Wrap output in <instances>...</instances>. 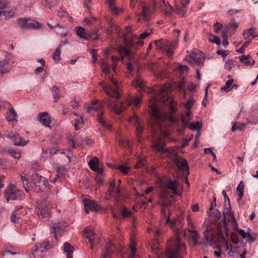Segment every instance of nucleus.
Listing matches in <instances>:
<instances>
[{"label":"nucleus","mask_w":258,"mask_h":258,"mask_svg":"<svg viewBox=\"0 0 258 258\" xmlns=\"http://www.w3.org/2000/svg\"><path fill=\"white\" fill-rule=\"evenodd\" d=\"M156 6V0H152V7H153L152 10H151L147 6L143 5L142 6L143 10L142 12L143 17L146 20H148L150 18V15L154 11H155Z\"/></svg>","instance_id":"obj_18"},{"label":"nucleus","mask_w":258,"mask_h":258,"mask_svg":"<svg viewBox=\"0 0 258 258\" xmlns=\"http://www.w3.org/2000/svg\"><path fill=\"white\" fill-rule=\"evenodd\" d=\"M10 63V58L0 61V74H4L11 71V68L9 67Z\"/></svg>","instance_id":"obj_23"},{"label":"nucleus","mask_w":258,"mask_h":258,"mask_svg":"<svg viewBox=\"0 0 258 258\" xmlns=\"http://www.w3.org/2000/svg\"><path fill=\"white\" fill-rule=\"evenodd\" d=\"M18 24L22 29L38 28L40 27L39 23L28 18H22L18 20Z\"/></svg>","instance_id":"obj_10"},{"label":"nucleus","mask_w":258,"mask_h":258,"mask_svg":"<svg viewBox=\"0 0 258 258\" xmlns=\"http://www.w3.org/2000/svg\"><path fill=\"white\" fill-rule=\"evenodd\" d=\"M240 61L245 66H253L254 63V60L252 59L250 55H241L239 56Z\"/></svg>","instance_id":"obj_29"},{"label":"nucleus","mask_w":258,"mask_h":258,"mask_svg":"<svg viewBox=\"0 0 258 258\" xmlns=\"http://www.w3.org/2000/svg\"><path fill=\"white\" fill-rule=\"evenodd\" d=\"M192 118L190 110H186L185 113L181 116V122L184 127H186L190 123L189 121Z\"/></svg>","instance_id":"obj_28"},{"label":"nucleus","mask_w":258,"mask_h":258,"mask_svg":"<svg viewBox=\"0 0 258 258\" xmlns=\"http://www.w3.org/2000/svg\"><path fill=\"white\" fill-rule=\"evenodd\" d=\"M16 13V11L15 10H12L10 11L9 12H6L5 14V17L7 19H10L15 16Z\"/></svg>","instance_id":"obj_60"},{"label":"nucleus","mask_w":258,"mask_h":258,"mask_svg":"<svg viewBox=\"0 0 258 258\" xmlns=\"http://www.w3.org/2000/svg\"><path fill=\"white\" fill-rule=\"evenodd\" d=\"M114 250V243L112 240L109 239L105 246V250L102 251L101 258H111Z\"/></svg>","instance_id":"obj_17"},{"label":"nucleus","mask_w":258,"mask_h":258,"mask_svg":"<svg viewBox=\"0 0 258 258\" xmlns=\"http://www.w3.org/2000/svg\"><path fill=\"white\" fill-rule=\"evenodd\" d=\"M243 36L244 39L249 40H250V37L251 39H253L254 38L257 37L258 34H255V28L251 27L248 29L245 30L243 33Z\"/></svg>","instance_id":"obj_27"},{"label":"nucleus","mask_w":258,"mask_h":258,"mask_svg":"<svg viewBox=\"0 0 258 258\" xmlns=\"http://www.w3.org/2000/svg\"><path fill=\"white\" fill-rule=\"evenodd\" d=\"M244 183L241 181L237 187L236 190L238 196V201L241 200L243 196Z\"/></svg>","instance_id":"obj_39"},{"label":"nucleus","mask_w":258,"mask_h":258,"mask_svg":"<svg viewBox=\"0 0 258 258\" xmlns=\"http://www.w3.org/2000/svg\"><path fill=\"white\" fill-rule=\"evenodd\" d=\"M223 214L225 219L231 221L233 225L235 224L237 226L234 217L231 211V206L230 207L228 206L226 207V209L223 211Z\"/></svg>","instance_id":"obj_22"},{"label":"nucleus","mask_w":258,"mask_h":258,"mask_svg":"<svg viewBox=\"0 0 258 258\" xmlns=\"http://www.w3.org/2000/svg\"><path fill=\"white\" fill-rule=\"evenodd\" d=\"M64 251L67 253V258H73L72 254L74 250V247L68 242L64 243Z\"/></svg>","instance_id":"obj_34"},{"label":"nucleus","mask_w":258,"mask_h":258,"mask_svg":"<svg viewBox=\"0 0 258 258\" xmlns=\"http://www.w3.org/2000/svg\"><path fill=\"white\" fill-rule=\"evenodd\" d=\"M222 193L224 198L225 206V207L228 206L229 207H230V200H229L227 195L226 194V191L224 190H223L222 191Z\"/></svg>","instance_id":"obj_55"},{"label":"nucleus","mask_w":258,"mask_h":258,"mask_svg":"<svg viewBox=\"0 0 258 258\" xmlns=\"http://www.w3.org/2000/svg\"><path fill=\"white\" fill-rule=\"evenodd\" d=\"M250 42V40H247L245 41L241 47L240 49H239L237 51L239 53H242L244 52L245 49L248 47Z\"/></svg>","instance_id":"obj_57"},{"label":"nucleus","mask_w":258,"mask_h":258,"mask_svg":"<svg viewBox=\"0 0 258 258\" xmlns=\"http://www.w3.org/2000/svg\"><path fill=\"white\" fill-rule=\"evenodd\" d=\"M166 224L169 225L172 228H174L175 225V221L174 220H170L169 216L166 218Z\"/></svg>","instance_id":"obj_58"},{"label":"nucleus","mask_w":258,"mask_h":258,"mask_svg":"<svg viewBox=\"0 0 258 258\" xmlns=\"http://www.w3.org/2000/svg\"><path fill=\"white\" fill-rule=\"evenodd\" d=\"M8 138L11 139L14 144L17 146H25L29 142L21 138L19 134L13 133H9Z\"/></svg>","instance_id":"obj_15"},{"label":"nucleus","mask_w":258,"mask_h":258,"mask_svg":"<svg viewBox=\"0 0 258 258\" xmlns=\"http://www.w3.org/2000/svg\"><path fill=\"white\" fill-rule=\"evenodd\" d=\"M150 114L151 121L153 124V127L154 128L160 127L161 126V122L166 117V114L161 113L158 107L155 100L150 105Z\"/></svg>","instance_id":"obj_2"},{"label":"nucleus","mask_w":258,"mask_h":258,"mask_svg":"<svg viewBox=\"0 0 258 258\" xmlns=\"http://www.w3.org/2000/svg\"><path fill=\"white\" fill-rule=\"evenodd\" d=\"M17 113L13 108L9 109V111L7 113V119L8 121H11L16 119Z\"/></svg>","instance_id":"obj_37"},{"label":"nucleus","mask_w":258,"mask_h":258,"mask_svg":"<svg viewBox=\"0 0 258 258\" xmlns=\"http://www.w3.org/2000/svg\"><path fill=\"white\" fill-rule=\"evenodd\" d=\"M114 191V189L108 188V194L105 197V199L106 200L110 199L111 197H113Z\"/></svg>","instance_id":"obj_61"},{"label":"nucleus","mask_w":258,"mask_h":258,"mask_svg":"<svg viewBox=\"0 0 258 258\" xmlns=\"http://www.w3.org/2000/svg\"><path fill=\"white\" fill-rule=\"evenodd\" d=\"M75 138L72 135H69L68 136V141L70 145H71L73 148L76 147V143L75 141Z\"/></svg>","instance_id":"obj_52"},{"label":"nucleus","mask_w":258,"mask_h":258,"mask_svg":"<svg viewBox=\"0 0 258 258\" xmlns=\"http://www.w3.org/2000/svg\"><path fill=\"white\" fill-rule=\"evenodd\" d=\"M39 121L44 125L49 126L51 122L48 113L47 112H42L39 115Z\"/></svg>","instance_id":"obj_26"},{"label":"nucleus","mask_w":258,"mask_h":258,"mask_svg":"<svg viewBox=\"0 0 258 258\" xmlns=\"http://www.w3.org/2000/svg\"><path fill=\"white\" fill-rule=\"evenodd\" d=\"M51 90L53 92V97L54 99V102H57L61 97L60 88L56 85H54L51 89Z\"/></svg>","instance_id":"obj_31"},{"label":"nucleus","mask_w":258,"mask_h":258,"mask_svg":"<svg viewBox=\"0 0 258 258\" xmlns=\"http://www.w3.org/2000/svg\"><path fill=\"white\" fill-rule=\"evenodd\" d=\"M152 31V30L151 29H148L146 30L144 32H143V33L140 34V35L139 36V38L143 39L147 38L148 36H149L151 34Z\"/></svg>","instance_id":"obj_54"},{"label":"nucleus","mask_w":258,"mask_h":258,"mask_svg":"<svg viewBox=\"0 0 258 258\" xmlns=\"http://www.w3.org/2000/svg\"><path fill=\"white\" fill-rule=\"evenodd\" d=\"M100 64L102 72L105 74H109L110 71V69L108 63L105 61V60L102 59L100 61Z\"/></svg>","instance_id":"obj_38"},{"label":"nucleus","mask_w":258,"mask_h":258,"mask_svg":"<svg viewBox=\"0 0 258 258\" xmlns=\"http://www.w3.org/2000/svg\"><path fill=\"white\" fill-rule=\"evenodd\" d=\"M110 10L114 14H118V9L115 6V0H106Z\"/></svg>","instance_id":"obj_40"},{"label":"nucleus","mask_w":258,"mask_h":258,"mask_svg":"<svg viewBox=\"0 0 258 258\" xmlns=\"http://www.w3.org/2000/svg\"><path fill=\"white\" fill-rule=\"evenodd\" d=\"M222 37L223 38V40L222 41V45L224 46H226L228 44V38L226 32H223Z\"/></svg>","instance_id":"obj_63"},{"label":"nucleus","mask_w":258,"mask_h":258,"mask_svg":"<svg viewBox=\"0 0 258 258\" xmlns=\"http://www.w3.org/2000/svg\"><path fill=\"white\" fill-rule=\"evenodd\" d=\"M146 163L147 162L145 159L141 158L138 160V162L136 163L135 167L138 168L144 167V166H145Z\"/></svg>","instance_id":"obj_51"},{"label":"nucleus","mask_w":258,"mask_h":258,"mask_svg":"<svg viewBox=\"0 0 258 258\" xmlns=\"http://www.w3.org/2000/svg\"><path fill=\"white\" fill-rule=\"evenodd\" d=\"M191 130H198L199 131L202 127L201 123L199 121L190 123L187 126Z\"/></svg>","instance_id":"obj_44"},{"label":"nucleus","mask_w":258,"mask_h":258,"mask_svg":"<svg viewBox=\"0 0 258 258\" xmlns=\"http://www.w3.org/2000/svg\"><path fill=\"white\" fill-rule=\"evenodd\" d=\"M77 35L81 38L87 39L89 38L90 35L86 32L85 29L82 27H79L77 29L76 31Z\"/></svg>","instance_id":"obj_36"},{"label":"nucleus","mask_w":258,"mask_h":258,"mask_svg":"<svg viewBox=\"0 0 258 258\" xmlns=\"http://www.w3.org/2000/svg\"><path fill=\"white\" fill-rule=\"evenodd\" d=\"M59 0H55V2H50V0H42V4L45 6L46 7L48 8L49 9L51 8L52 7L54 6H56L58 4Z\"/></svg>","instance_id":"obj_42"},{"label":"nucleus","mask_w":258,"mask_h":258,"mask_svg":"<svg viewBox=\"0 0 258 258\" xmlns=\"http://www.w3.org/2000/svg\"><path fill=\"white\" fill-rule=\"evenodd\" d=\"M61 50L59 47H57L52 55V59L55 61H59L60 59Z\"/></svg>","instance_id":"obj_46"},{"label":"nucleus","mask_w":258,"mask_h":258,"mask_svg":"<svg viewBox=\"0 0 258 258\" xmlns=\"http://www.w3.org/2000/svg\"><path fill=\"white\" fill-rule=\"evenodd\" d=\"M204 58V54L197 50V52L193 51L186 56L185 59L190 63L200 66L203 63Z\"/></svg>","instance_id":"obj_9"},{"label":"nucleus","mask_w":258,"mask_h":258,"mask_svg":"<svg viewBox=\"0 0 258 258\" xmlns=\"http://www.w3.org/2000/svg\"><path fill=\"white\" fill-rule=\"evenodd\" d=\"M160 186L162 188L164 189H171L173 194L174 195H178L177 188L178 186V183L176 181H172L168 180L166 183L161 182Z\"/></svg>","instance_id":"obj_13"},{"label":"nucleus","mask_w":258,"mask_h":258,"mask_svg":"<svg viewBox=\"0 0 258 258\" xmlns=\"http://www.w3.org/2000/svg\"><path fill=\"white\" fill-rule=\"evenodd\" d=\"M118 50L121 56L131 57L132 55L131 52L123 46H119Z\"/></svg>","instance_id":"obj_35"},{"label":"nucleus","mask_w":258,"mask_h":258,"mask_svg":"<svg viewBox=\"0 0 258 258\" xmlns=\"http://www.w3.org/2000/svg\"><path fill=\"white\" fill-rule=\"evenodd\" d=\"M5 198L8 203L10 200H19L23 198V192L14 184H10L4 191Z\"/></svg>","instance_id":"obj_5"},{"label":"nucleus","mask_w":258,"mask_h":258,"mask_svg":"<svg viewBox=\"0 0 258 258\" xmlns=\"http://www.w3.org/2000/svg\"><path fill=\"white\" fill-rule=\"evenodd\" d=\"M194 103L195 100L192 98L187 100L186 103L184 104V106L186 108L187 110H190V108L194 105Z\"/></svg>","instance_id":"obj_48"},{"label":"nucleus","mask_w":258,"mask_h":258,"mask_svg":"<svg viewBox=\"0 0 258 258\" xmlns=\"http://www.w3.org/2000/svg\"><path fill=\"white\" fill-rule=\"evenodd\" d=\"M234 82L233 79H229L225 83L224 87H222L221 88V91H225L226 92H228L232 90V89H237V86L235 85H233L231 86L232 84Z\"/></svg>","instance_id":"obj_30"},{"label":"nucleus","mask_w":258,"mask_h":258,"mask_svg":"<svg viewBox=\"0 0 258 258\" xmlns=\"http://www.w3.org/2000/svg\"><path fill=\"white\" fill-rule=\"evenodd\" d=\"M34 184L38 187L35 189L36 190L42 191L46 189L48 186V180L44 177L40 176L38 177V181H36Z\"/></svg>","instance_id":"obj_19"},{"label":"nucleus","mask_w":258,"mask_h":258,"mask_svg":"<svg viewBox=\"0 0 258 258\" xmlns=\"http://www.w3.org/2000/svg\"><path fill=\"white\" fill-rule=\"evenodd\" d=\"M50 204L47 201H44L39 206L37 212L38 215H41L43 218L48 217L50 214Z\"/></svg>","instance_id":"obj_14"},{"label":"nucleus","mask_w":258,"mask_h":258,"mask_svg":"<svg viewBox=\"0 0 258 258\" xmlns=\"http://www.w3.org/2000/svg\"><path fill=\"white\" fill-rule=\"evenodd\" d=\"M130 121L136 124V133L138 135H141L143 133L144 127L138 116L136 114L134 115L130 119Z\"/></svg>","instance_id":"obj_20"},{"label":"nucleus","mask_w":258,"mask_h":258,"mask_svg":"<svg viewBox=\"0 0 258 258\" xmlns=\"http://www.w3.org/2000/svg\"><path fill=\"white\" fill-rule=\"evenodd\" d=\"M238 26V23H237L235 21L232 20L229 24L228 29H231V28H233L235 29Z\"/></svg>","instance_id":"obj_64"},{"label":"nucleus","mask_w":258,"mask_h":258,"mask_svg":"<svg viewBox=\"0 0 258 258\" xmlns=\"http://www.w3.org/2000/svg\"><path fill=\"white\" fill-rule=\"evenodd\" d=\"M189 3V0H174L176 13L183 17L186 13V6Z\"/></svg>","instance_id":"obj_12"},{"label":"nucleus","mask_w":258,"mask_h":258,"mask_svg":"<svg viewBox=\"0 0 258 258\" xmlns=\"http://www.w3.org/2000/svg\"><path fill=\"white\" fill-rule=\"evenodd\" d=\"M183 247L179 236L176 235L173 243L169 247L165 255L168 258H182L179 254V251Z\"/></svg>","instance_id":"obj_7"},{"label":"nucleus","mask_w":258,"mask_h":258,"mask_svg":"<svg viewBox=\"0 0 258 258\" xmlns=\"http://www.w3.org/2000/svg\"><path fill=\"white\" fill-rule=\"evenodd\" d=\"M49 28L51 29H55V31L59 34L61 36L65 37L68 35V31L67 29L62 26L59 25V24H57L55 26H52L50 24H48Z\"/></svg>","instance_id":"obj_21"},{"label":"nucleus","mask_w":258,"mask_h":258,"mask_svg":"<svg viewBox=\"0 0 258 258\" xmlns=\"http://www.w3.org/2000/svg\"><path fill=\"white\" fill-rule=\"evenodd\" d=\"M157 49L161 50L163 53L170 57L173 54V48L176 43L173 41H163L161 40H156L154 41Z\"/></svg>","instance_id":"obj_6"},{"label":"nucleus","mask_w":258,"mask_h":258,"mask_svg":"<svg viewBox=\"0 0 258 258\" xmlns=\"http://www.w3.org/2000/svg\"><path fill=\"white\" fill-rule=\"evenodd\" d=\"M165 145L164 141L159 139L152 143V147L154 150L157 151H161L163 153H165L168 151L167 149H163V148Z\"/></svg>","instance_id":"obj_25"},{"label":"nucleus","mask_w":258,"mask_h":258,"mask_svg":"<svg viewBox=\"0 0 258 258\" xmlns=\"http://www.w3.org/2000/svg\"><path fill=\"white\" fill-rule=\"evenodd\" d=\"M99 161L98 158L94 157L90 160L88 164L90 169L93 171H97L98 170Z\"/></svg>","instance_id":"obj_32"},{"label":"nucleus","mask_w":258,"mask_h":258,"mask_svg":"<svg viewBox=\"0 0 258 258\" xmlns=\"http://www.w3.org/2000/svg\"><path fill=\"white\" fill-rule=\"evenodd\" d=\"M133 85L136 88L143 89L145 86V82L141 75L137 74L136 79L133 82Z\"/></svg>","instance_id":"obj_24"},{"label":"nucleus","mask_w":258,"mask_h":258,"mask_svg":"<svg viewBox=\"0 0 258 258\" xmlns=\"http://www.w3.org/2000/svg\"><path fill=\"white\" fill-rule=\"evenodd\" d=\"M8 151L12 157L15 158L19 159L21 157V153L18 151L12 149H10Z\"/></svg>","instance_id":"obj_50"},{"label":"nucleus","mask_w":258,"mask_h":258,"mask_svg":"<svg viewBox=\"0 0 258 258\" xmlns=\"http://www.w3.org/2000/svg\"><path fill=\"white\" fill-rule=\"evenodd\" d=\"M20 218V215L18 213L13 212L11 214L10 220L12 222L17 223H18L19 219Z\"/></svg>","instance_id":"obj_47"},{"label":"nucleus","mask_w":258,"mask_h":258,"mask_svg":"<svg viewBox=\"0 0 258 258\" xmlns=\"http://www.w3.org/2000/svg\"><path fill=\"white\" fill-rule=\"evenodd\" d=\"M222 27L223 25L222 24L217 22L214 25V32L218 34L219 32V30L222 28Z\"/></svg>","instance_id":"obj_59"},{"label":"nucleus","mask_w":258,"mask_h":258,"mask_svg":"<svg viewBox=\"0 0 258 258\" xmlns=\"http://www.w3.org/2000/svg\"><path fill=\"white\" fill-rule=\"evenodd\" d=\"M59 0H55V2H50V0H42V4L45 6L46 7L48 8L49 9L51 8L52 7L54 6H56L58 4Z\"/></svg>","instance_id":"obj_43"},{"label":"nucleus","mask_w":258,"mask_h":258,"mask_svg":"<svg viewBox=\"0 0 258 258\" xmlns=\"http://www.w3.org/2000/svg\"><path fill=\"white\" fill-rule=\"evenodd\" d=\"M120 196V188L118 186H117L116 189H114L113 197H114L115 198V200L117 202H118Z\"/></svg>","instance_id":"obj_56"},{"label":"nucleus","mask_w":258,"mask_h":258,"mask_svg":"<svg viewBox=\"0 0 258 258\" xmlns=\"http://www.w3.org/2000/svg\"><path fill=\"white\" fill-rule=\"evenodd\" d=\"M51 242L47 240L36 245L35 249L32 251V254L34 258H43L44 256L45 252L50 248Z\"/></svg>","instance_id":"obj_8"},{"label":"nucleus","mask_w":258,"mask_h":258,"mask_svg":"<svg viewBox=\"0 0 258 258\" xmlns=\"http://www.w3.org/2000/svg\"><path fill=\"white\" fill-rule=\"evenodd\" d=\"M142 96H138L136 97L128 96L126 99L125 103L120 102L119 104H110L109 105L118 114L121 113L126 109V104L131 105L134 104L136 107H138L141 102Z\"/></svg>","instance_id":"obj_3"},{"label":"nucleus","mask_w":258,"mask_h":258,"mask_svg":"<svg viewBox=\"0 0 258 258\" xmlns=\"http://www.w3.org/2000/svg\"><path fill=\"white\" fill-rule=\"evenodd\" d=\"M83 203L87 213H89L91 211H98L100 209V206L97 203L89 199L84 200Z\"/></svg>","instance_id":"obj_16"},{"label":"nucleus","mask_w":258,"mask_h":258,"mask_svg":"<svg viewBox=\"0 0 258 258\" xmlns=\"http://www.w3.org/2000/svg\"><path fill=\"white\" fill-rule=\"evenodd\" d=\"M112 86L107 85L104 82L102 81L99 83V85L101 87L107 94L112 97L119 98L120 94L118 91V85L117 82L115 81L113 77L108 76Z\"/></svg>","instance_id":"obj_4"},{"label":"nucleus","mask_w":258,"mask_h":258,"mask_svg":"<svg viewBox=\"0 0 258 258\" xmlns=\"http://www.w3.org/2000/svg\"><path fill=\"white\" fill-rule=\"evenodd\" d=\"M121 215L123 217L126 218L131 215V212L126 208H124L122 210Z\"/></svg>","instance_id":"obj_62"},{"label":"nucleus","mask_w":258,"mask_h":258,"mask_svg":"<svg viewBox=\"0 0 258 258\" xmlns=\"http://www.w3.org/2000/svg\"><path fill=\"white\" fill-rule=\"evenodd\" d=\"M84 235L86 238L88 239L90 243L94 242V232L92 229L86 228L84 230Z\"/></svg>","instance_id":"obj_33"},{"label":"nucleus","mask_w":258,"mask_h":258,"mask_svg":"<svg viewBox=\"0 0 258 258\" xmlns=\"http://www.w3.org/2000/svg\"><path fill=\"white\" fill-rule=\"evenodd\" d=\"M74 114L77 116V117L75 119V123L74 124V126L76 130L78 131L79 129L78 125L80 124H84L83 117L81 115L78 116V114L75 112L74 113Z\"/></svg>","instance_id":"obj_41"},{"label":"nucleus","mask_w":258,"mask_h":258,"mask_svg":"<svg viewBox=\"0 0 258 258\" xmlns=\"http://www.w3.org/2000/svg\"><path fill=\"white\" fill-rule=\"evenodd\" d=\"M123 44L124 45L127 46L128 47H132L133 46V42L132 40H127L126 34H123Z\"/></svg>","instance_id":"obj_53"},{"label":"nucleus","mask_w":258,"mask_h":258,"mask_svg":"<svg viewBox=\"0 0 258 258\" xmlns=\"http://www.w3.org/2000/svg\"><path fill=\"white\" fill-rule=\"evenodd\" d=\"M177 165L180 169L187 168L188 169L187 162L185 159H181L177 162Z\"/></svg>","instance_id":"obj_45"},{"label":"nucleus","mask_w":258,"mask_h":258,"mask_svg":"<svg viewBox=\"0 0 258 258\" xmlns=\"http://www.w3.org/2000/svg\"><path fill=\"white\" fill-rule=\"evenodd\" d=\"M117 169L119 170L120 172L124 175H126L128 174V172L130 170V168L124 165H119Z\"/></svg>","instance_id":"obj_49"},{"label":"nucleus","mask_w":258,"mask_h":258,"mask_svg":"<svg viewBox=\"0 0 258 258\" xmlns=\"http://www.w3.org/2000/svg\"><path fill=\"white\" fill-rule=\"evenodd\" d=\"M51 224L54 238L56 240H58L57 235L63 231L64 228L68 226V224L64 221L61 220L57 222L51 223Z\"/></svg>","instance_id":"obj_11"},{"label":"nucleus","mask_w":258,"mask_h":258,"mask_svg":"<svg viewBox=\"0 0 258 258\" xmlns=\"http://www.w3.org/2000/svg\"><path fill=\"white\" fill-rule=\"evenodd\" d=\"M103 106V103L99 102L97 100H93L91 104L87 107V110L89 113H91L92 111H98L97 114V118L98 121L102 126L106 127V128L108 130H111V125L106 122L102 117V115L104 112L103 110H102Z\"/></svg>","instance_id":"obj_1"}]
</instances>
